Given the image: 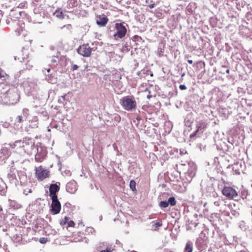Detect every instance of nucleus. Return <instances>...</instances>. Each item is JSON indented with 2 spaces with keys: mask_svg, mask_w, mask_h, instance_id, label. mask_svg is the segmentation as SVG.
Returning <instances> with one entry per match:
<instances>
[{
  "mask_svg": "<svg viewBox=\"0 0 252 252\" xmlns=\"http://www.w3.org/2000/svg\"><path fill=\"white\" fill-rule=\"evenodd\" d=\"M0 152L4 156H9L10 153L9 149L6 147H3L1 149Z\"/></svg>",
  "mask_w": 252,
  "mask_h": 252,
  "instance_id": "f3484780",
  "label": "nucleus"
},
{
  "mask_svg": "<svg viewBox=\"0 0 252 252\" xmlns=\"http://www.w3.org/2000/svg\"><path fill=\"white\" fill-rule=\"evenodd\" d=\"M222 194L227 199L232 200L238 196L237 191L231 187L225 186L221 190Z\"/></svg>",
  "mask_w": 252,
  "mask_h": 252,
  "instance_id": "20e7f679",
  "label": "nucleus"
},
{
  "mask_svg": "<svg viewBox=\"0 0 252 252\" xmlns=\"http://www.w3.org/2000/svg\"><path fill=\"white\" fill-rule=\"evenodd\" d=\"M136 119L138 121H140L141 120V118L140 116H137Z\"/></svg>",
  "mask_w": 252,
  "mask_h": 252,
  "instance_id": "f704fd0d",
  "label": "nucleus"
},
{
  "mask_svg": "<svg viewBox=\"0 0 252 252\" xmlns=\"http://www.w3.org/2000/svg\"><path fill=\"white\" fill-rule=\"evenodd\" d=\"M112 250L111 248H107L106 250H102L100 252H112Z\"/></svg>",
  "mask_w": 252,
  "mask_h": 252,
  "instance_id": "a878e982",
  "label": "nucleus"
},
{
  "mask_svg": "<svg viewBox=\"0 0 252 252\" xmlns=\"http://www.w3.org/2000/svg\"><path fill=\"white\" fill-rule=\"evenodd\" d=\"M47 72H50V68H48L47 70Z\"/></svg>",
  "mask_w": 252,
  "mask_h": 252,
  "instance_id": "58836bf2",
  "label": "nucleus"
},
{
  "mask_svg": "<svg viewBox=\"0 0 252 252\" xmlns=\"http://www.w3.org/2000/svg\"><path fill=\"white\" fill-rule=\"evenodd\" d=\"M197 131L205 129L207 127V124L203 121H199L196 125Z\"/></svg>",
  "mask_w": 252,
  "mask_h": 252,
  "instance_id": "f8f14e48",
  "label": "nucleus"
},
{
  "mask_svg": "<svg viewBox=\"0 0 252 252\" xmlns=\"http://www.w3.org/2000/svg\"><path fill=\"white\" fill-rule=\"evenodd\" d=\"M9 78V75L6 73L1 68H0V79L3 81L6 80Z\"/></svg>",
  "mask_w": 252,
  "mask_h": 252,
  "instance_id": "ddd939ff",
  "label": "nucleus"
},
{
  "mask_svg": "<svg viewBox=\"0 0 252 252\" xmlns=\"http://www.w3.org/2000/svg\"><path fill=\"white\" fill-rule=\"evenodd\" d=\"M2 211V207H0V211Z\"/></svg>",
  "mask_w": 252,
  "mask_h": 252,
  "instance_id": "a19ab883",
  "label": "nucleus"
},
{
  "mask_svg": "<svg viewBox=\"0 0 252 252\" xmlns=\"http://www.w3.org/2000/svg\"><path fill=\"white\" fill-rule=\"evenodd\" d=\"M64 27L66 28L68 30H71L72 29V26L70 24L64 25L63 28Z\"/></svg>",
  "mask_w": 252,
  "mask_h": 252,
  "instance_id": "cd10ccee",
  "label": "nucleus"
},
{
  "mask_svg": "<svg viewBox=\"0 0 252 252\" xmlns=\"http://www.w3.org/2000/svg\"><path fill=\"white\" fill-rule=\"evenodd\" d=\"M130 189L134 191L136 190V182L134 180H131L129 184Z\"/></svg>",
  "mask_w": 252,
  "mask_h": 252,
  "instance_id": "aec40b11",
  "label": "nucleus"
},
{
  "mask_svg": "<svg viewBox=\"0 0 252 252\" xmlns=\"http://www.w3.org/2000/svg\"><path fill=\"white\" fill-rule=\"evenodd\" d=\"M54 15L59 19H63L64 16L63 11L60 9H57L55 11Z\"/></svg>",
  "mask_w": 252,
  "mask_h": 252,
  "instance_id": "2eb2a0df",
  "label": "nucleus"
},
{
  "mask_svg": "<svg viewBox=\"0 0 252 252\" xmlns=\"http://www.w3.org/2000/svg\"><path fill=\"white\" fill-rule=\"evenodd\" d=\"M60 190V187L56 184H52L50 185L49 188L50 196L51 198L54 195L57 196L56 193Z\"/></svg>",
  "mask_w": 252,
  "mask_h": 252,
  "instance_id": "1a4fd4ad",
  "label": "nucleus"
},
{
  "mask_svg": "<svg viewBox=\"0 0 252 252\" xmlns=\"http://www.w3.org/2000/svg\"><path fill=\"white\" fill-rule=\"evenodd\" d=\"M226 73L229 74L230 73V70L229 69H227L226 70Z\"/></svg>",
  "mask_w": 252,
  "mask_h": 252,
  "instance_id": "c9c22d12",
  "label": "nucleus"
},
{
  "mask_svg": "<svg viewBox=\"0 0 252 252\" xmlns=\"http://www.w3.org/2000/svg\"><path fill=\"white\" fill-rule=\"evenodd\" d=\"M198 132V131H197V129H196V130H195L193 133H192L190 135V138H192V137H193L195 136L196 135V134H197V133Z\"/></svg>",
  "mask_w": 252,
  "mask_h": 252,
  "instance_id": "c756f323",
  "label": "nucleus"
},
{
  "mask_svg": "<svg viewBox=\"0 0 252 252\" xmlns=\"http://www.w3.org/2000/svg\"><path fill=\"white\" fill-rule=\"evenodd\" d=\"M6 185L0 179V194L2 195L5 193Z\"/></svg>",
  "mask_w": 252,
  "mask_h": 252,
  "instance_id": "4468645a",
  "label": "nucleus"
},
{
  "mask_svg": "<svg viewBox=\"0 0 252 252\" xmlns=\"http://www.w3.org/2000/svg\"><path fill=\"white\" fill-rule=\"evenodd\" d=\"M115 28L117 31L114 34V38L116 40L121 39L124 37L126 33V29L122 23L115 24Z\"/></svg>",
  "mask_w": 252,
  "mask_h": 252,
  "instance_id": "7ed1b4c3",
  "label": "nucleus"
},
{
  "mask_svg": "<svg viewBox=\"0 0 252 252\" xmlns=\"http://www.w3.org/2000/svg\"><path fill=\"white\" fill-rule=\"evenodd\" d=\"M23 112L24 113H27L29 111L28 109H26V108H24L23 110Z\"/></svg>",
  "mask_w": 252,
  "mask_h": 252,
  "instance_id": "2f4dec72",
  "label": "nucleus"
},
{
  "mask_svg": "<svg viewBox=\"0 0 252 252\" xmlns=\"http://www.w3.org/2000/svg\"><path fill=\"white\" fill-rule=\"evenodd\" d=\"M152 97V95H148L147 97L148 99H150Z\"/></svg>",
  "mask_w": 252,
  "mask_h": 252,
  "instance_id": "4c0bfd02",
  "label": "nucleus"
},
{
  "mask_svg": "<svg viewBox=\"0 0 252 252\" xmlns=\"http://www.w3.org/2000/svg\"><path fill=\"white\" fill-rule=\"evenodd\" d=\"M51 212L52 214L56 215L60 213L61 209V204L58 199V196L54 195L52 198Z\"/></svg>",
  "mask_w": 252,
  "mask_h": 252,
  "instance_id": "0eeeda50",
  "label": "nucleus"
},
{
  "mask_svg": "<svg viewBox=\"0 0 252 252\" xmlns=\"http://www.w3.org/2000/svg\"><path fill=\"white\" fill-rule=\"evenodd\" d=\"M66 94H64V95H63V96H62L61 97H62V98H63V100H65V97H66Z\"/></svg>",
  "mask_w": 252,
  "mask_h": 252,
  "instance_id": "72a5a7b5",
  "label": "nucleus"
},
{
  "mask_svg": "<svg viewBox=\"0 0 252 252\" xmlns=\"http://www.w3.org/2000/svg\"><path fill=\"white\" fill-rule=\"evenodd\" d=\"M75 223L73 220H70L68 223V226L70 227H74L75 225Z\"/></svg>",
  "mask_w": 252,
  "mask_h": 252,
  "instance_id": "393cba45",
  "label": "nucleus"
},
{
  "mask_svg": "<svg viewBox=\"0 0 252 252\" xmlns=\"http://www.w3.org/2000/svg\"><path fill=\"white\" fill-rule=\"evenodd\" d=\"M168 202L169 203V204H170L171 206H174L176 204V201L174 197H169Z\"/></svg>",
  "mask_w": 252,
  "mask_h": 252,
  "instance_id": "a211bd4d",
  "label": "nucleus"
},
{
  "mask_svg": "<svg viewBox=\"0 0 252 252\" xmlns=\"http://www.w3.org/2000/svg\"><path fill=\"white\" fill-rule=\"evenodd\" d=\"M179 88L182 90H184L187 89V87L185 85H180L179 86Z\"/></svg>",
  "mask_w": 252,
  "mask_h": 252,
  "instance_id": "bb28decb",
  "label": "nucleus"
},
{
  "mask_svg": "<svg viewBox=\"0 0 252 252\" xmlns=\"http://www.w3.org/2000/svg\"><path fill=\"white\" fill-rule=\"evenodd\" d=\"M78 68V66L76 64H73L72 66V69L73 70H76Z\"/></svg>",
  "mask_w": 252,
  "mask_h": 252,
  "instance_id": "c85d7f7f",
  "label": "nucleus"
},
{
  "mask_svg": "<svg viewBox=\"0 0 252 252\" xmlns=\"http://www.w3.org/2000/svg\"><path fill=\"white\" fill-rule=\"evenodd\" d=\"M185 252H192V247L191 244L189 242L186 244L185 249Z\"/></svg>",
  "mask_w": 252,
  "mask_h": 252,
  "instance_id": "dca6fc26",
  "label": "nucleus"
},
{
  "mask_svg": "<svg viewBox=\"0 0 252 252\" xmlns=\"http://www.w3.org/2000/svg\"><path fill=\"white\" fill-rule=\"evenodd\" d=\"M155 4L154 3H152V4H150L149 5V7L150 8H153L155 7Z\"/></svg>",
  "mask_w": 252,
  "mask_h": 252,
  "instance_id": "7c9ffc66",
  "label": "nucleus"
},
{
  "mask_svg": "<svg viewBox=\"0 0 252 252\" xmlns=\"http://www.w3.org/2000/svg\"><path fill=\"white\" fill-rule=\"evenodd\" d=\"M47 153V151L45 149H41L40 151H39L38 149H37V152L35 156V161L38 162H42L45 158Z\"/></svg>",
  "mask_w": 252,
  "mask_h": 252,
  "instance_id": "6e6552de",
  "label": "nucleus"
},
{
  "mask_svg": "<svg viewBox=\"0 0 252 252\" xmlns=\"http://www.w3.org/2000/svg\"><path fill=\"white\" fill-rule=\"evenodd\" d=\"M188 62L189 63V64H192L193 62L191 60H188Z\"/></svg>",
  "mask_w": 252,
  "mask_h": 252,
  "instance_id": "473e14b6",
  "label": "nucleus"
},
{
  "mask_svg": "<svg viewBox=\"0 0 252 252\" xmlns=\"http://www.w3.org/2000/svg\"><path fill=\"white\" fill-rule=\"evenodd\" d=\"M97 18L98 20H96V24L100 27H104L106 25L108 22V19L105 17H102L101 15H99Z\"/></svg>",
  "mask_w": 252,
  "mask_h": 252,
  "instance_id": "9d476101",
  "label": "nucleus"
},
{
  "mask_svg": "<svg viewBox=\"0 0 252 252\" xmlns=\"http://www.w3.org/2000/svg\"><path fill=\"white\" fill-rule=\"evenodd\" d=\"M115 119H117V120H120L121 118H120V117L119 116H118V117H116Z\"/></svg>",
  "mask_w": 252,
  "mask_h": 252,
  "instance_id": "e433bc0d",
  "label": "nucleus"
},
{
  "mask_svg": "<svg viewBox=\"0 0 252 252\" xmlns=\"http://www.w3.org/2000/svg\"><path fill=\"white\" fill-rule=\"evenodd\" d=\"M92 50L93 48L91 47L90 45L87 43L80 45L77 49V52L83 57H89L91 55Z\"/></svg>",
  "mask_w": 252,
  "mask_h": 252,
  "instance_id": "39448f33",
  "label": "nucleus"
},
{
  "mask_svg": "<svg viewBox=\"0 0 252 252\" xmlns=\"http://www.w3.org/2000/svg\"><path fill=\"white\" fill-rule=\"evenodd\" d=\"M78 241H82L83 239H82V238H81V239H78Z\"/></svg>",
  "mask_w": 252,
  "mask_h": 252,
  "instance_id": "ea45409f",
  "label": "nucleus"
},
{
  "mask_svg": "<svg viewBox=\"0 0 252 252\" xmlns=\"http://www.w3.org/2000/svg\"><path fill=\"white\" fill-rule=\"evenodd\" d=\"M196 64L200 68H204L205 66V63L204 61H200L196 63Z\"/></svg>",
  "mask_w": 252,
  "mask_h": 252,
  "instance_id": "4be33fe9",
  "label": "nucleus"
},
{
  "mask_svg": "<svg viewBox=\"0 0 252 252\" xmlns=\"http://www.w3.org/2000/svg\"><path fill=\"white\" fill-rule=\"evenodd\" d=\"M19 101V97L15 93H10L8 92L3 94L1 103L5 105H14Z\"/></svg>",
  "mask_w": 252,
  "mask_h": 252,
  "instance_id": "f257e3e1",
  "label": "nucleus"
},
{
  "mask_svg": "<svg viewBox=\"0 0 252 252\" xmlns=\"http://www.w3.org/2000/svg\"><path fill=\"white\" fill-rule=\"evenodd\" d=\"M35 171V176L37 179L39 181H43L49 176V171L47 169H44L41 165L36 167Z\"/></svg>",
  "mask_w": 252,
  "mask_h": 252,
  "instance_id": "423d86ee",
  "label": "nucleus"
},
{
  "mask_svg": "<svg viewBox=\"0 0 252 252\" xmlns=\"http://www.w3.org/2000/svg\"><path fill=\"white\" fill-rule=\"evenodd\" d=\"M169 206L168 201H161L159 203V206L161 208H166Z\"/></svg>",
  "mask_w": 252,
  "mask_h": 252,
  "instance_id": "412c9836",
  "label": "nucleus"
},
{
  "mask_svg": "<svg viewBox=\"0 0 252 252\" xmlns=\"http://www.w3.org/2000/svg\"><path fill=\"white\" fill-rule=\"evenodd\" d=\"M121 104L123 108L127 111H131L136 107V102L134 97L126 96L121 99Z\"/></svg>",
  "mask_w": 252,
  "mask_h": 252,
  "instance_id": "f03ea898",
  "label": "nucleus"
},
{
  "mask_svg": "<svg viewBox=\"0 0 252 252\" xmlns=\"http://www.w3.org/2000/svg\"><path fill=\"white\" fill-rule=\"evenodd\" d=\"M66 190L70 193H73L76 190V186L73 182H69L66 185Z\"/></svg>",
  "mask_w": 252,
  "mask_h": 252,
  "instance_id": "9b49d317",
  "label": "nucleus"
},
{
  "mask_svg": "<svg viewBox=\"0 0 252 252\" xmlns=\"http://www.w3.org/2000/svg\"><path fill=\"white\" fill-rule=\"evenodd\" d=\"M162 225L161 221L155 223L153 224V228L154 230H158V229L159 227L161 226Z\"/></svg>",
  "mask_w": 252,
  "mask_h": 252,
  "instance_id": "6ab92c4d",
  "label": "nucleus"
},
{
  "mask_svg": "<svg viewBox=\"0 0 252 252\" xmlns=\"http://www.w3.org/2000/svg\"><path fill=\"white\" fill-rule=\"evenodd\" d=\"M17 122L18 123H21L23 122V119L21 116H18L16 118Z\"/></svg>",
  "mask_w": 252,
  "mask_h": 252,
  "instance_id": "b1692460",
  "label": "nucleus"
},
{
  "mask_svg": "<svg viewBox=\"0 0 252 252\" xmlns=\"http://www.w3.org/2000/svg\"><path fill=\"white\" fill-rule=\"evenodd\" d=\"M39 242L41 244H45L47 242V238L45 237H41L39 239Z\"/></svg>",
  "mask_w": 252,
  "mask_h": 252,
  "instance_id": "5701e85b",
  "label": "nucleus"
}]
</instances>
